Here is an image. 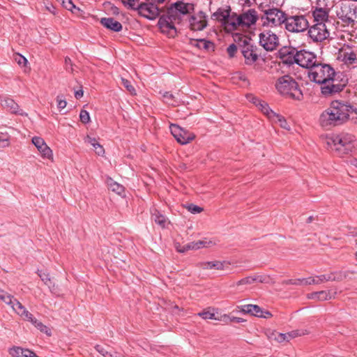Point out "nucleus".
Listing matches in <instances>:
<instances>
[{
    "mask_svg": "<svg viewBox=\"0 0 357 357\" xmlns=\"http://www.w3.org/2000/svg\"><path fill=\"white\" fill-rule=\"evenodd\" d=\"M259 45L266 51L275 50L280 45L278 36L271 30H264L259 35Z\"/></svg>",
    "mask_w": 357,
    "mask_h": 357,
    "instance_id": "obj_10",
    "label": "nucleus"
},
{
    "mask_svg": "<svg viewBox=\"0 0 357 357\" xmlns=\"http://www.w3.org/2000/svg\"><path fill=\"white\" fill-rule=\"evenodd\" d=\"M275 87L280 95L285 98L301 100L303 98V91L296 80L289 75L281 76L277 79Z\"/></svg>",
    "mask_w": 357,
    "mask_h": 357,
    "instance_id": "obj_4",
    "label": "nucleus"
},
{
    "mask_svg": "<svg viewBox=\"0 0 357 357\" xmlns=\"http://www.w3.org/2000/svg\"><path fill=\"white\" fill-rule=\"evenodd\" d=\"M342 61L347 66H352L353 68L357 66V55L354 52H344L342 54Z\"/></svg>",
    "mask_w": 357,
    "mask_h": 357,
    "instance_id": "obj_27",
    "label": "nucleus"
},
{
    "mask_svg": "<svg viewBox=\"0 0 357 357\" xmlns=\"http://www.w3.org/2000/svg\"><path fill=\"white\" fill-rule=\"evenodd\" d=\"M275 339L278 342H282L284 341L289 342V338H288L287 333H277V335L275 336Z\"/></svg>",
    "mask_w": 357,
    "mask_h": 357,
    "instance_id": "obj_54",
    "label": "nucleus"
},
{
    "mask_svg": "<svg viewBox=\"0 0 357 357\" xmlns=\"http://www.w3.org/2000/svg\"><path fill=\"white\" fill-rule=\"evenodd\" d=\"M349 163L351 165L354 166V167L357 168V159L356 158H352L349 160Z\"/></svg>",
    "mask_w": 357,
    "mask_h": 357,
    "instance_id": "obj_64",
    "label": "nucleus"
},
{
    "mask_svg": "<svg viewBox=\"0 0 357 357\" xmlns=\"http://www.w3.org/2000/svg\"><path fill=\"white\" fill-rule=\"evenodd\" d=\"M298 50L291 47H284L279 51V57L282 62L289 66L297 61Z\"/></svg>",
    "mask_w": 357,
    "mask_h": 357,
    "instance_id": "obj_18",
    "label": "nucleus"
},
{
    "mask_svg": "<svg viewBox=\"0 0 357 357\" xmlns=\"http://www.w3.org/2000/svg\"><path fill=\"white\" fill-rule=\"evenodd\" d=\"M38 275L41 279V280L45 283V284L48 286L51 292L53 294H56L55 284L51 281V278L50 277L49 273L38 271Z\"/></svg>",
    "mask_w": 357,
    "mask_h": 357,
    "instance_id": "obj_31",
    "label": "nucleus"
},
{
    "mask_svg": "<svg viewBox=\"0 0 357 357\" xmlns=\"http://www.w3.org/2000/svg\"><path fill=\"white\" fill-rule=\"evenodd\" d=\"M231 9L229 6L219 8L215 13L211 15L213 20H218L221 22L227 32H232L229 26V23L234 18V13H231Z\"/></svg>",
    "mask_w": 357,
    "mask_h": 357,
    "instance_id": "obj_12",
    "label": "nucleus"
},
{
    "mask_svg": "<svg viewBox=\"0 0 357 357\" xmlns=\"http://www.w3.org/2000/svg\"><path fill=\"white\" fill-rule=\"evenodd\" d=\"M341 76L340 72H336L330 64L320 60L308 71L309 79L321 86V93L325 97L339 93L344 89L347 81Z\"/></svg>",
    "mask_w": 357,
    "mask_h": 357,
    "instance_id": "obj_1",
    "label": "nucleus"
},
{
    "mask_svg": "<svg viewBox=\"0 0 357 357\" xmlns=\"http://www.w3.org/2000/svg\"><path fill=\"white\" fill-rule=\"evenodd\" d=\"M15 61L19 64L20 66H24L27 63V59L20 54H17L15 56Z\"/></svg>",
    "mask_w": 357,
    "mask_h": 357,
    "instance_id": "obj_48",
    "label": "nucleus"
},
{
    "mask_svg": "<svg viewBox=\"0 0 357 357\" xmlns=\"http://www.w3.org/2000/svg\"><path fill=\"white\" fill-rule=\"evenodd\" d=\"M310 284H318L317 276L315 278L309 277L307 278H304V285Z\"/></svg>",
    "mask_w": 357,
    "mask_h": 357,
    "instance_id": "obj_57",
    "label": "nucleus"
},
{
    "mask_svg": "<svg viewBox=\"0 0 357 357\" xmlns=\"http://www.w3.org/2000/svg\"><path fill=\"white\" fill-rule=\"evenodd\" d=\"M96 151L98 155H102L105 153V150L101 145H100V147H97V149H96Z\"/></svg>",
    "mask_w": 357,
    "mask_h": 357,
    "instance_id": "obj_63",
    "label": "nucleus"
},
{
    "mask_svg": "<svg viewBox=\"0 0 357 357\" xmlns=\"http://www.w3.org/2000/svg\"><path fill=\"white\" fill-rule=\"evenodd\" d=\"M308 29V36L315 43H321L327 39L330 36L325 23H314Z\"/></svg>",
    "mask_w": 357,
    "mask_h": 357,
    "instance_id": "obj_11",
    "label": "nucleus"
},
{
    "mask_svg": "<svg viewBox=\"0 0 357 357\" xmlns=\"http://www.w3.org/2000/svg\"><path fill=\"white\" fill-rule=\"evenodd\" d=\"M100 24L107 29L115 32H119L122 30V24L114 20L113 17H103L100 20Z\"/></svg>",
    "mask_w": 357,
    "mask_h": 357,
    "instance_id": "obj_24",
    "label": "nucleus"
},
{
    "mask_svg": "<svg viewBox=\"0 0 357 357\" xmlns=\"http://www.w3.org/2000/svg\"><path fill=\"white\" fill-rule=\"evenodd\" d=\"M240 311L244 313H248L253 316L267 319L272 316L271 313L268 311H264L257 305L248 304L238 307Z\"/></svg>",
    "mask_w": 357,
    "mask_h": 357,
    "instance_id": "obj_19",
    "label": "nucleus"
},
{
    "mask_svg": "<svg viewBox=\"0 0 357 357\" xmlns=\"http://www.w3.org/2000/svg\"><path fill=\"white\" fill-rule=\"evenodd\" d=\"M328 147L338 157L343 158L353 153L357 146L354 135L342 132L326 138Z\"/></svg>",
    "mask_w": 357,
    "mask_h": 357,
    "instance_id": "obj_3",
    "label": "nucleus"
},
{
    "mask_svg": "<svg viewBox=\"0 0 357 357\" xmlns=\"http://www.w3.org/2000/svg\"><path fill=\"white\" fill-rule=\"evenodd\" d=\"M181 21L182 17L171 5L167 8V14L160 17L158 25L162 33L170 38H174L177 32L174 24H179Z\"/></svg>",
    "mask_w": 357,
    "mask_h": 357,
    "instance_id": "obj_7",
    "label": "nucleus"
},
{
    "mask_svg": "<svg viewBox=\"0 0 357 357\" xmlns=\"http://www.w3.org/2000/svg\"><path fill=\"white\" fill-rule=\"evenodd\" d=\"M190 45L201 50H208L213 43L205 39H190Z\"/></svg>",
    "mask_w": 357,
    "mask_h": 357,
    "instance_id": "obj_30",
    "label": "nucleus"
},
{
    "mask_svg": "<svg viewBox=\"0 0 357 357\" xmlns=\"http://www.w3.org/2000/svg\"><path fill=\"white\" fill-rule=\"evenodd\" d=\"M171 133L176 140L181 144H186L194 139L195 135L180 126L172 124L170 126Z\"/></svg>",
    "mask_w": 357,
    "mask_h": 357,
    "instance_id": "obj_16",
    "label": "nucleus"
},
{
    "mask_svg": "<svg viewBox=\"0 0 357 357\" xmlns=\"http://www.w3.org/2000/svg\"><path fill=\"white\" fill-rule=\"evenodd\" d=\"M0 300L3 301L6 304L11 306L13 303V301H14L15 298L12 295L0 289Z\"/></svg>",
    "mask_w": 357,
    "mask_h": 357,
    "instance_id": "obj_38",
    "label": "nucleus"
},
{
    "mask_svg": "<svg viewBox=\"0 0 357 357\" xmlns=\"http://www.w3.org/2000/svg\"><path fill=\"white\" fill-rule=\"evenodd\" d=\"M227 53L230 57H234L237 52V45L231 44L227 49Z\"/></svg>",
    "mask_w": 357,
    "mask_h": 357,
    "instance_id": "obj_55",
    "label": "nucleus"
},
{
    "mask_svg": "<svg viewBox=\"0 0 357 357\" xmlns=\"http://www.w3.org/2000/svg\"><path fill=\"white\" fill-rule=\"evenodd\" d=\"M271 120L275 123H278L280 127L286 130L290 129L289 126L288 125L285 119L280 114L275 113V116H273Z\"/></svg>",
    "mask_w": 357,
    "mask_h": 357,
    "instance_id": "obj_36",
    "label": "nucleus"
},
{
    "mask_svg": "<svg viewBox=\"0 0 357 357\" xmlns=\"http://www.w3.org/2000/svg\"><path fill=\"white\" fill-rule=\"evenodd\" d=\"M36 328H37L40 331L46 333L48 335H51V333L50 331V329L44 325L41 321H39V322L35 326Z\"/></svg>",
    "mask_w": 357,
    "mask_h": 357,
    "instance_id": "obj_51",
    "label": "nucleus"
},
{
    "mask_svg": "<svg viewBox=\"0 0 357 357\" xmlns=\"http://www.w3.org/2000/svg\"><path fill=\"white\" fill-rule=\"evenodd\" d=\"M349 271H338L335 273H331L332 274V281H342L344 279H346L349 277Z\"/></svg>",
    "mask_w": 357,
    "mask_h": 357,
    "instance_id": "obj_37",
    "label": "nucleus"
},
{
    "mask_svg": "<svg viewBox=\"0 0 357 357\" xmlns=\"http://www.w3.org/2000/svg\"><path fill=\"white\" fill-rule=\"evenodd\" d=\"M56 102H57V107L59 110L64 109L67 105V102L63 95L57 96Z\"/></svg>",
    "mask_w": 357,
    "mask_h": 357,
    "instance_id": "obj_45",
    "label": "nucleus"
},
{
    "mask_svg": "<svg viewBox=\"0 0 357 357\" xmlns=\"http://www.w3.org/2000/svg\"><path fill=\"white\" fill-rule=\"evenodd\" d=\"M314 23H325L328 22V11L326 8H316L312 10Z\"/></svg>",
    "mask_w": 357,
    "mask_h": 357,
    "instance_id": "obj_25",
    "label": "nucleus"
},
{
    "mask_svg": "<svg viewBox=\"0 0 357 357\" xmlns=\"http://www.w3.org/2000/svg\"><path fill=\"white\" fill-rule=\"evenodd\" d=\"M121 84L122 85L130 92V94H135V89L134 86L132 85L130 81L121 78Z\"/></svg>",
    "mask_w": 357,
    "mask_h": 357,
    "instance_id": "obj_42",
    "label": "nucleus"
},
{
    "mask_svg": "<svg viewBox=\"0 0 357 357\" xmlns=\"http://www.w3.org/2000/svg\"><path fill=\"white\" fill-rule=\"evenodd\" d=\"M284 28L291 33H301L309 28V22L303 15H288L287 14Z\"/></svg>",
    "mask_w": 357,
    "mask_h": 357,
    "instance_id": "obj_9",
    "label": "nucleus"
},
{
    "mask_svg": "<svg viewBox=\"0 0 357 357\" xmlns=\"http://www.w3.org/2000/svg\"><path fill=\"white\" fill-rule=\"evenodd\" d=\"M96 350L102 355L104 357H119V354L116 352H114V354L108 351L106 348L100 344H97L95 347Z\"/></svg>",
    "mask_w": 357,
    "mask_h": 357,
    "instance_id": "obj_35",
    "label": "nucleus"
},
{
    "mask_svg": "<svg viewBox=\"0 0 357 357\" xmlns=\"http://www.w3.org/2000/svg\"><path fill=\"white\" fill-rule=\"evenodd\" d=\"M152 218L161 227H165L166 218L156 209L152 213Z\"/></svg>",
    "mask_w": 357,
    "mask_h": 357,
    "instance_id": "obj_33",
    "label": "nucleus"
},
{
    "mask_svg": "<svg viewBox=\"0 0 357 357\" xmlns=\"http://www.w3.org/2000/svg\"><path fill=\"white\" fill-rule=\"evenodd\" d=\"M307 298L310 299H314L317 301H327L332 298V296L331 295L330 291H315L307 295Z\"/></svg>",
    "mask_w": 357,
    "mask_h": 357,
    "instance_id": "obj_29",
    "label": "nucleus"
},
{
    "mask_svg": "<svg viewBox=\"0 0 357 357\" xmlns=\"http://www.w3.org/2000/svg\"><path fill=\"white\" fill-rule=\"evenodd\" d=\"M62 6L67 10H70L72 13H75V10H79V8H77L72 0H63Z\"/></svg>",
    "mask_w": 357,
    "mask_h": 357,
    "instance_id": "obj_41",
    "label": "nucleus"
},
{
    "mask_svg": "<svg viewBox=\"0 0 357 357\" xmlns=\"http://www.w3.org/2000/svg\"><path fill=\"white\" fill-rule=\"evenodd\" d=\"M13 304L10 306L13 310L20 316L24 312V311L26 310L25 307L18 301L15 298L14 301H13Z\"/></svg>",
    "mask_w": 357,
    "mask_h": 357,
    "instance_id": "obj_39",
    "label": "nucleus"
},
{
    "mask_svg": "<svg viewBox=\"0 0 357 357\" xmlns=\"http://www.w3.org/2000/svg\"><path fill=\"white\" fill-rule=\"evenodd\" d=\"M252 278H253V282H259L263 283L266 280V278L263 275H255V276H252Z\"/></svg>",
    "mask_w": 357,
    "mask_h": 357,
    "instance_id": "obj_61",
    "label": "nucleus"
},
{
    "mask_svg": "<svg viewBox=\"0 0 357 357\" xmlns=\"http://www.w3.org/2000/svg\"><path fill=\"white\" fill-rule=\"evenodd\" d=\"M79 119H80V121L84 124L89 123L91 121L89 113L86 110H84V109H82L80 111Z\"/></svg>",
    "mask_w": 357,
    "mask_h": 357,
    "instance_id": "obj_43",
    "label": "nucleus"
},
{
    "mask_svg": "<svg viewBox=\"0 0 357 357\" xmlns=\"http://www.w3.org/2000/svg\"><path fill=\"white\" fill-rule=\"evenodd\" d=\"M174 9L182 17L186 14L190 13L195 10V5L191 3H185L179 1L172 4Z\"/></svg>",
    "mask_w": 357,
    "mask_h": 357,
    "instance_id": "obj_23",
    "label": "nucleus"
},
{
    "mask_svg": "<svg viewBox=\"0 0 357 357\" xmlns=\"http://www.w3.org/2000/svg\"><path fill=\"white\" fill-rule=\"evenodd\" d=\"M85 142L90 144L95 149H97V147H100V145L95 138L89 135L85 138Z\"/></svg>",
    "mask_w": 357,
    "mask_h": 357,
    "instance_id": "obj_53",
    "label": "nucleus"
},
{
    "mask_svg": "<svg viewBox=\"0 0 357 357\" xmlns=\"http://www.w3.org/2000/svg\"><path fill=\"white\" fill-rule=\"evenodd\" d=\"M207 15L203 11L191 15L189 19L190 28L192 31H202L208 25Z\"/></svg>",
    "mask_w": 357,
    "mask_h": 357,
    "instance_id": "obj_17",
    "label": "nucleus"
},
{
    "mask_svg": "<svg viewBox=\"0 0 357 357\" xmlns=\"http://www.w3.org/2000/svg\"><path fill=\"white\" fill-rule=\"evenodd\" d=\"M234 18L229 24L232 31L239 29H250L255 26L259 17L255 8H250L240 14L234 13Z\"/></svg>",
    "mask_w": 357,
    "mask_h": 357,
    "instance_id": "obj_6",
    "label": "nucleus"
},
{
    "mask_svg": "<svg viewBox=\"0 0 357 357\" xmlns=\"http://www.w3.org/2000/svg\"><path fill=\"white\" fill-rule=\"evenodd\" d=\"M253 283V278H252V276H248V277H245L240 280H238V282H235V283H233L231 287H241L243 285H247V284H251Z\"/></svg>",
    "mask_w": 357,
    "mask_h": 357,
    "instance_id": "obj_40",
    "label": "nucleus"
},
{
    "mask_svg": "<svg viewBox=\"0 0 357 357\" xmlns=\"http://www.w3.org/2000/svg\"><path fill=\"white\" fill-rule=\"evenodd\" d=\"M163 98L166 100L167 102L172 100L174 99V95L170 92L166 91L162 95Z\"/></svg>",
    "mask_w": 357,
    "mask_h": 357,
    "instance_id": "obj_60",
    "label": "nucleus"
},
{
    "mask_svg": "<svg viewBox=\"0 0 357 357\" xmlns=\"http://www.w3.org/2000/svg\"><path fill=\"white\" fill-rule=\"evenodd\" d=\"M10 144L9 137L6 135L1 134L0 135V146L7 147Z\"/></svg>",
    "mask_w": 357,
    "mask_h": 357,
    "instance_id": "obj_52",
    "label": "nucleus"
},
{
    "mask_svg": "<svg viewBox=\"0 0 357 357\" xmlns=\"http://www.w3.org/2000/svg\"><path fill=\"white\" fill-rule=\"evenodd\" d=\"M211 243V241L207 242L206 241H197L191 242L184 245L182 249H178L179 252H185L188 250H197L201 248L207 247L208 244Z\"/></svg>",
    "mask_w": 357,
    "mask_h": 357,
    "instance_id": "obj_28",
    "label": "nucleus"
},
{
    "mask_svg": "<svg viewBox=\"0 0 357 357\" xmlns=\"http://www.w3.org/2000/svg\"><path fill=\"white\" fill-rule=\"evenodd\" d=\"M349 119L357 123V109L348 102L333 100L321 114L319 121L322 128L328 130L344 124Z\"/></svg>",
    "mask_w": 357,
    "mask_h": 357,
    "instance_id": "obj_2",
    "label": "nucleus"
},
{
    "mask_svg": "<svg viewBox=\"0 0 357 357\" xmlns=\"http://www.w3.org/2000/svg\"><path fill=\"white\" fill-rule=\"evenodd\" d=\"M284 284L293 285H304V278L289 279L285 280Z\"/></svg>",
    "mask_w": 357,
    "mask_h": 357,
    "instance_id": "obj_47",
    "label": "nucleus"
},
{
    "mask_svg": "<svg viewBox=\"0 0 357 357\" xmlns=\"http://www.w3.org/2000/svg\"><path fill=\"white\" fill-rule=\"evenodd\" d=\"M230 263L227 261H203L199 262L197 266L202 269H215V270H225L227 269Z\"/></svg>",
    "mask_w": 357,
    "mask_h": 357,
    "instance_id": "obj_22",
    "label": "nucleus"
},
{
    "mask_svg": "<svg viewBox=\"0 0 357 357\" xmlns=\"http://www.w3.org/2000/svg\"><path fill=\"white\" fill-rule=\"evenodd\" d=\"M2 107L10 113L18 114L20 116H26L27 114L20 108V106L15 100L10 98L6 97L1 99Z\"/></svg>",
    "mask_w": 357,
    "mask_h": 357,
    "instance_id": "obj_21",
    "label": "nucleus"
},
{
    "mask_svg": "<svg viewBox=\"0 0 357 357\" xmlns=\"http://www.w3.org/2000/svg\"><path fill=\"white\" fill-rule=\"evenodd\" d=\"M138 13L149 20H153L158 17L160 10L154 3H141L137 6Z\"/></svg>",
    "mask_w": 357,
    "mask_h": 357,
    "instance_id": "obj_15",
    "label": "nucleus"
},
{
    "mask_svg": "<svg viewBox=\"0 0 357 357\" xmlns=\"http://www.w3.org/2000/svg\"><path fill=\"white\" fill-rule=\"evenodd\" d=\"M139 0H122V3L125 6H128V8L137 10V3Z\"/></svg>",
    "mask_w": 357,
    "mask_h": 357,
    "instance_id": "obj_46",
    "label": "nucleus"
},
{
    "mask_svg": "<svg viewBox=\"0 0 357 357\" xmlns=\"http://www.w3.org/2000/svg\"><path fill=\"white\" fill-rule=\"evenodd\" d=\"M318 284H321L326 281H332V274L320 275L317 276Z\"/></svg>",
    "mask_w": 357,
    "mask_h": 357,
    "instance_id": "obj_50",
    "label": "nucleus"
},
{
    "mask_svg": "<svg viewBox=\"0 0 357 357\" xmlns=\"http://www.w3.org/2000/svg\"><path fill=\"white\" fill-rule=\"evenodd\" d=\"M317 56L312 52L305 50H298L296 64L302 68L311 70L318 62Z\"/></svg>",
    "mask_w": 357,
    "mask_h": 357,
    "instance_id": "obj_14",
    "label": "nucleus"
},
{
    "mask_svg": "<svg viewBox=\"0 0 357 357\" xmlns=\"http://www.w3.org/2000/svg\"><path fill=\"white\" fill-rule=\"evenodd\" d=\"M22 317H23V319L26 321H28L33 317V314L29 312L27 310H26L24 311V312H23L21 316Z\"/></svg>",
    "mask_w": 357,
    "mask_h": 357,
    "instance_id": "obj_59",
    "label": "nucleus"
},
{
    "mask_svg": "<svg viewBox=\"0 0 357 357\" xmlns=\"http://www.w3.org/2000/svg\"><path fill=\"white\" fill-rule=\"evenodd\" d=\"M234 40H239L238 46L245 59V64H253L258 59V54L257 53V48L250 43V38H243L241 35L236 34L234 36Z\"/></svg>",
    "mask_w": 357,
    "mask_h": 357,
    "instance_id": "obj_8",
    "label": "nucleus"
},
{
    "mask_svg": "<svg viewBox=\"0 0 357 357\" xmlns=\"http://www.w3.org/2000/svg\"><path fill=\"white\" fill-rule=\"evenodd\" d=\"M301 335V334L299 333L298 331H293L287 333L288 338H289V340Z\"/></svg>",
    "mask_w": 357,
    "mask_h": 357,
    "instance_id": "obj_62",
    "label": "nucleus"
},
{
    "mask_svg": "<svg viewBox=\"0 0 357 357\" xmlns=\"http://www.w3.org/2000/svg\"><path fill=\"white\" fill-rule=\"evenodd\" d=\"M248 98L250 102H252L253 104H255L257 107L260 104V102L262 101L259 98L254 96L252 95H250L248 96Z\"/></svg>",
    "mask_w": 357,
    "mask_h": 357,
    "instance_id": "obj_58",
    "label": "nucleus"
},
{
    "mask_svg": "<svg viewBox=\"0 0 357 357\" xmlns=\"http://www.w3.org/2000/svg\"><path fill=\"white\" fill-rule=\"evenodd\" d=\"M258 8L262 13L260 18L263 27H281L285 22L287 13L280 8L264 3H260Z\"/></svg>",
    "mask_w": 357,
    "mask_h": 357,
    "instance_id": "obj_5",
    "label": "nucleus"
},
{
    "mask_svg": "<svg viewBox=\"0 0 357 357\" xmlns=\"http://www.w3.org/2000/svg\"><path fill=\"white\" fill-rule=\"evenodd\" d=\"M13 357H38L35 353L29 349H22L19 347H14L9 351Z\"/></svg>",
    "mask_w": 357,
    "mask_h": 357,
    "instance_id": "obj_26",
    "label": "nucleus"
},
{
    "mask_svg": "<svg viewBox=\"0 0 357 357\" xmlns=\"http://www.w3.org/2000/svg\"><path fill=\"white\" fill-rule=\"evenodd\" d=\"M107 185L112 191L116 192V194L121 195L124 192V187L114 181L112 178H108L107 179Z\"/></svg>",
    "mask_w": 357,
    "mask_h": 357,
    "instance_id": "obj_32",
    "label": "nucleus"
},
{
    "mask_svg": "<svg viewBox=\"0 0 357 357\" xmlns=\"http://www.w3.org/2000/svg\"><path fill=\"white\" fill-rule=\"evenodd\" d=\"M336 13L337 17L347 26L354 24L356 17V9L347 3H342Z\"/></svg>",
    "mask_w": 357,
    "mask_h": 357,
    "instance_id": "obj_13",
    "label": "nucleus"
},
{
    "mask_svg": "<svg viewBox=\"0 0 357 357\" xmlns=\"http://www.w3.org/2000/svg\"><path fill=\"white\" fill-rule=\"evenodd\" d=\"M65 69L71 73L73 71L72 61L68 56L65 58Z\"/></svg>",
    "mask_w": 357,
    "mask_h": 357,
    "instance_id": "obj_56",
    "label": "nucleus"
},
{
    "mask_svg": "<svg viewBox=\"0 0 357 357\" xmlns=\"http://www.w3.org/2000/svg\"><path fill=\"white\" fill-rule=\"evenodd\" d=\"M198 316L201 317L204 319H214L215 314L210 311H203L197 314Z\"/></svg>",
    "mask_w": 357,
    "mask_h": 357,
    "instance_id": "obj_49",
    "label": "nucleus"
},
{
    "mask_svg": "<svg viewBox=\"0 0 357 357\" xmlns=\"http://www.w3.org/2000/svg\"><path fill=\"white\" fill-rule=\"evenodd\" d=\"M185 207L188 209V211L192 214H197L203 211V208L202 207L195 205L193 204H188Z\"/></svg>",
    "mask_w": 357,
    "mask_h": 357,
    "instance_id": "obj_44",
    "label": "nucleus"
},
{
    "mask_svg": "<svg viewBox=\"0 0 357 357\" xmlns=\"http://www.w3.org/2000/svg\"><path fill=\"white\" fill-rule=\"evenodd\" d=\"M33 144L40 152L41 157L46 159H52L53 153L52 149L47 145L45 140L40 137H33L31 139Z\"/></svg>",
    "mask_w": 357,
    "mask_h": 357,
    "instance_id": "obj_20",
    "label": "nucleus"
},
{
    "mask_svg": "<svg viewBox=\"0 0 357 357\" xmlns=\"http://www.w3.org/2000/svg\"><path fill=\"white\" fill-rule=\"evenodd\" d=\"M258 107L268 119H271V118L275 116V113L269 107L266 102L262 100L258 105Z\"/></svg>",
    "mask_w": 357,
    "mask_h": 357,
    "instance_id": "obj_34",
    "label": "nucleus"
}]
</instances>
